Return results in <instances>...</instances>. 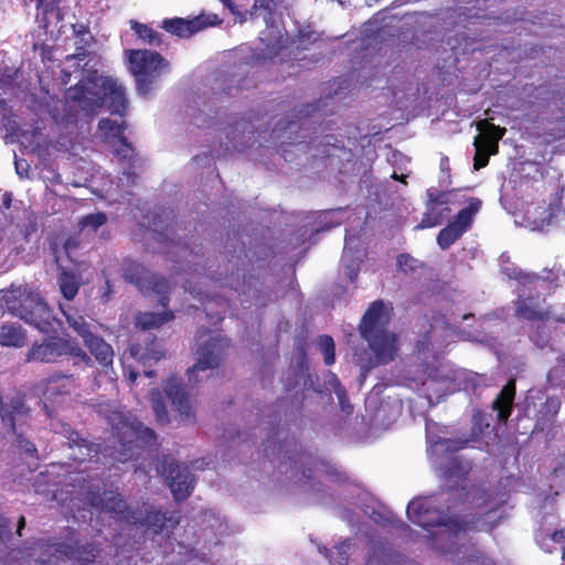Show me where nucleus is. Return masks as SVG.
<instances>
[{
    "instance_id": "obj_10",
    "label": "nucleus",
    "mask_w": 565,
    "mask_h": 565,
    "mask_svg": "<svg viewBox=\"0 0 565 565\" xmlns=\"http://www.w3.org/2000/svg\"><path fill=\"white\" fill-rule=\"evenodd\" d=\"M121 270L127 282L135 285L145 296L157 295L159 305L168 307L171 284L167 278L150 273L142 264L132 259H125Z\"/></svg>"
},
{
    "instance_id": "obj_33",
    "label": "nucleus",
    "mask_w": 565,
    "mask_h": 565,
    "mask_svg": "<svg viewBox=\"0 0 565 565\" xmlns=\"http://www.w3.org/2000/svg\"><path fill=\"white\" fill-rule=\"evenodd\" d=\"M319 347L323 354L324 364L330 366L335 361V344L334 340L329 334H323L319 339Z\"/></svg>"
},
{
    "instance_id": "obj_53",
    "label": "nucleus",
    "mask_w": 565,
    "mask_h": 565,
    "mask_svg": "<svg viewBox=\"0 0 565 565\" xmlns=\"http://www.w3.org/2000/svg\"><path fill=\"white\" fill-rule=\"evenodd\" d=\"M296 122L295 121H288L286 125H284L281 128H280V122L276 126V128L273 130V134H275L277 137H279L280 135L278 134L280 130H287V129H291L292 126H295Z\"/></svg>"
},
{
    "instance_id": "obj_3",
    "label": "nucleus",
    "mask_w": 565,
    "mask_h": 565,
    "mask_svg": "<svg viewBox=\"0 0 565 565\" xmlns=\"http://www.w3.org/2000/svg\"><path fill=\"white\" fill-rule=\"evenodd\" d=\"M392 310L391 306L377 299L369 306L359 324L361 335L382 364L393 361L397 351V338L387 330Z\"/></svg>"
},
{
    "instance_id": "obj_38",
    "label": "nucleus",
    "mask_w": 565,
    "mask_h": 565,
    "mask_svg": "<svg viewBox=\"0 0 565 565\" xmlns=\"http://www.w3.org/2000/svg\"><path fill=\"white\" fill-rule=\"evenodd\" d=\"M471 440L469 438H443L438 443L444 447L445 451L457 452L467 448Z\"/></svg>"
},
{
    "instance_id": "obj_6",
    "label": "nucleus",
    "mask_w": 565,
    "mask_h": 565,
    "mask_svg": "<svg viewBox=\"0 0 565 565\" xmlns=\"http://www.w3.org/2000/svg\"><path fill=\"white\" fill-rule=\"evenodd\" d=\"M74 481H76L77 484H72L73 489L67 490L72 501L75 499L82 501L87 507L100 513H108L113 518L129 524L130 522H136L134 516L136 510H131L128 507L125 498L117 490H104L102 493L98 486L93 484L83 477H76Z\"/></svg>"
},
{
    "instance_id": "obj_31",
    "label": "nucleus",
    "mask_w": 565,
    "mask_h": 565,
    "mask_svg": "<svg viewBox=\"0 0 565 565\" xmlns=\"http://www.w3.org/2000/svg\"><path fill=\"white\" fill-rule=\"evenodd\" d=\"M68 326L83 339L85 342L94 333L90 331L89 324L82 316H66Z\"/></svg>"
},
{
    "instance_id": "obj_9",
    "label": "nucleus",
    "mask_w": 565,
    "mask_h": 565,
    "mask_svg": "<svg viewBox=\"0 0 565 565\" xmlns=\"http://www.w3.org/2000/svg\"><path fill=\"white\" fill-rule=\"evenodd\" d=\"M127 55L138 94L149 95L153 82L168 70L169 63L160 53L150 50H129Z\"/></svg>"
},
{
    "instance_id": "obj_59",
    "label": "nucleus",
    "mask_w": 565,
    "mask_h": 565,
    "mask_svg": "<svg viewBox=\"0 0 565 565\" xmlns=\"http://www.w3.org/2000/svg\"><path fill=\"white\" fill-rule=\"evenodd\" d=\"M13 81H14V78H13V76H11V75L2 76V77L0 78V82H1L2 84H4V85H11Z\"/></svg>"
},
{
    "instance_id": "obj_45",
    "label": "nucleus",
    "mask_w": 565,
    "mask_h": 565,
    "mask_svg": "<svg viewBox=\"0 0 565 565\" xmlns=\"http://www.w3.org/2000/svg\"><path fill=\"white\" fill-rule=\"evenodd\" d=\"M38 10H42L43 17L41 19L44 26H47L50 24V21L47 19V14L52 13L54 11L57 12V15H60L58 8H56L53 3L52 4H45L43 0H40L38 2Z\"/></svg>"
},
{
    "instance_id": "obj_29",
    "label": "nucleus",
    "mask_w": 565,
    "mask_h": 565,
    "mask_svg": "<svg viewBox=\"0 0 565 565\" xmlns=\"http://www.w3.org/2000/svg\"><path fill=\"white\" fill-rule=\"evenodd\" d=\"M300 448V445L296 440L292 441H284L282 444H279V451L284 452V458L294 465L300 463L305 460V458H310V456L302 451L298 450Z\"/></svg>"
},
{
    "instance_id": "obj_24",
    "label": "nucleus",
    "mask_w": 565,
    "mask_h": 565,
    "mask_svg": "<svg viewBox=\"0 0 565 565\" xmlns=\"http://www.w3.org/2000/svg\"><path fill=\"white\" fill-rule=\"evenodd\" d=\"M162 28L179 38H189L192 34L196 33L203 28V24L200 22V19L193 20H184L181 18L174 19H166L162 22Z\"/></svg>"
},
{
    "instance_id": "obj_5",
    "label": "nucleus",
    "mask_w": 565,
    "mask_h": 565,
    "mask_svg": "<svg viewBox=\"0 0 565 565\" xmlns=\"http://www.w3.org/2000/svg\"><path fill=\"white\" fill-rule=\"evenodd\" d=\"M107 422L111 434L118 443L115 452L111 454L115 460L127 462L135 458V449L156 444L157 435L153 429L145 427L137 418L122 411H110Z\"/></svg>"
},
{
    "instance_id": "obj_64",
    "label": "nucleus",
    "mask_w": 565,
    "mask_h": 565,
    "mask_svg": "<svg viewBox=\"0 0 565 565\" xmlns=\"http://www.w3.org/2000/svg\"><path fill=\"white\" fill-rule=\"evenodd\" d=\"M152 373H153L152 371H149V372H146V375H147V376H151V375H152Z\"/></svg>"
},
{
    "instance_id": "obj_32",
    "label": "nucleus",
    "mask_w": 565,
    "mask_h": 565,
    "mask_svg": "<svg viewBox=\"0 0 565 565\" xmlns=\"http://www.w3.org/2000/svg\"><path fill=\"white\" fill-rule=\"evenodd\" d=\"M396 264L398 269L405 275L414 274L417 269L425 267L424 263L419 262L407 253L398 255Z\"/></svg>"
},
{
    "instance_id": "obj_49",
    "label": "nucleus",
    "mask_w": 565,
    "mask_h": 565,
    "mask_svg": "<svg viewBox=\"0 0 565 565\" xmlns=\"http://www.w3.org/2000/svg\"><path fill=\"white\" fill-rule=\"evenodd\" d=\"M319 108V103H312V104H307L305 105L299 111H298V115L297 117L299 119L301 118H307L309 116H311L315 111H317Z\"/></svg>"
},
{
    "instance_id": "obj_42",
    "label": "nucleus",
    "mask_w": 565,
    "mask_h": 565,
    "mask_svg": "<svg viewBox=\"0 0 565 565\" xmlns=\"http://www.w3.org/2000/svg\"><path fill=\"white\" fill-rule=\"evenodd\" d=\"M334 393L337 394L341 409L347 414H351L353 412V406L349 402L345 388L338 380H335Z\"/></svg>"
},
{
    "instance_id": "obj_50",
    "label": "nucleus",
    "mask_w": 565,
    "mask_h": 565,
    "mask_svg": "<svg viewBox=\"0 0 565 565\" xmlns=\"http://www.w3.org/2000/svg\"><path fill=\"white\" fill-rule=\"evenodd\" d=\"M10 520L3 515H0V539L4 535L9 536L11 534L10 531Z\"/></svg>"
},
{
    "instance_id": "obj_16",
    "label": "nucleus",
    "mask_w": 565,
    "mask_h": 565,
    "mask_svg": "<svg viewBox=\"0 0 565 565\" xmlns=\"http://www.w3.org/2000/svg\"><path fill=\"white\" fill-rule=\"evenodd\" d=\"M164 392L182 420L194 419V413L190 404L189 395L183 385L174 377L167 381Z\"/></svg>"
},
{
    "instance_id": "obj_26",
    "label": "nucleus",
    "mask_w": 565,
    "mask_h": 565,
    "mask_svg": "<svg viewBox=\"0 0 565 565\" xmlns=\"http://www.w3.org/2000/svg\"><path fill=\"white\" fill-rule=\"evenodd\" d=\"M26 341L25 330L17 323H3L0 326V345L22 348Z\"/></svg>"
},
{
    "instance_id": "obj_56",
    "label": "nucleus",
    "mask_w": 565,
    "mask_h": 565,
    "mask_svg": "<svg viewBox=\"0 0 565 565\" xmlns=\"http://www.w3.org/2000/svg\"><path fill=\"white\" fill-rule=\"evenodd\" d=\"M331 140L338 141L334 136L327 135V136L323 137V140L319 141V146L323 145V146H333L334 147L335 145L332 143Z\"/></svg>"
},
{
    "instance_id": "obj_62",
    "label": "nucleus",
    "mask_w": 565,
    "mask_h": 565,
    "mask_svg": "<svg viewBox=\"0 0 565 565\" xmlns=\"http://www.w3.org/2000/svg\"><path fill=\"white\" fill-rule=\"evenodd\" d=\"M301 475L305 477V478H311V470L310 469H307V470H302L301 471Z\"/></svg>"
},
{
    "instance_id": "obj_34",
    "label": "nucleus",
    "mask_w": 565,
    "mask_h": 565,
    "mask_svg": "<svg viewBox=\"0 0 565 565\" xmlns=\"http://www.w3.org/2000/svg\"><path fill=\"white\" fill-rule=\"evenodd\" d=\"M107 222V215L104 212L90 213L85 215L79 221L81 228H90L96 232L100 226Z\"/></svg>"
},
{
    "instance_id": "obj_58",
    "label": "nucleus",
    "mask_w": 565,
    "mask_h": 565,
    "mask_svg": "<svg viewBox=\"0 0 565 565\" xmlns=\"http://www.w3.org/2000/svg\"><path fill=\"white\" fill-rule=\"evenodd\" d=\"M547 404L551 405L555 409V413H557V411L561 406L559 401L557 398H553V397L547 398Z\"/></svg>"
},
{
    "instance_id": "obj_2",
    "label": "nucleus",
    "mask_w": 565,
    "mask_h": 565,
    "mask_svg": "<svg viewBox=\"0 0 565 565\" xmlns=\"http://www.w3.org/2000/svg\"><path fill=\"white\" fill-rule=\"evenodd\" d=\"M408 520L428 531L436 550L451 553L459 535L468 530V522L438 510L429 498H416L406 509Z\"/></svg>"
},
{
    "instance_id": "obj_41",
    "label": "nucleus",
    "mask_w": 565,
    "mask_h": 565,
    "mask_svg": "<svg viewBox=\"0 0 565 565\" xmlns=\"http://www.w3.org/2000/svg\"><path fill=\"white\" fill-rule=\"evenodd\" d=\"M93 41L94 39H89V36H77L76 52L72 55H68L67 60L74 58L79 62L85 60L89 55L86 47L89 46Z\"/></svg>"
},
{
    "instance_id": "obj_19",
    "label": "nucleus",
    "mask_w": 565,
    "mask_h": 565,
    "mask_svg": "<svg viewBox=\"0 0 565 565\" xmlns=\"http://www.w3.org/2000/svg\"><path fill=\"white\" fill-rule=\"evenodd\" d=\"M130 355L142 364L158 362L164 356V350L156 337H148L142 342L130 345Z\"/></svg>"
},
{
    "instance_id": "obj_57",
    "label": "nucleus",
    "mask_w": 565,
    "mask_h": 565,
    "mask_svg": "<svg viewBox=\"0 0 565 565\" xmlns=\"http://www.w3.org/2000/svg\"><path fill=\"white\" fill-rule=\"evenodd\" d=\"M25 523H26L25 518L23 515H21L18 521V530H17V533L19 536L22 535V530L25 527Z\"/></svg>"
},
{
    "instance_id": "obj_61",
    "label": "nucleus",
    "mask_w": 565,
    "mask_h": 565,
    "mask_svg": "<svg viewBox=\"0 0 565 565\" xmlns=\"http://www.w3.org/2000/svg\"><path fill=\"white\" fill-rule=\"evenodd\" d=\"M554 321L559 322V323H565V315H561L558 317H555Z\"/></svg>"
},
{
    "instance_id": "obj_37",
    "label": "nucleus",
    "mask_w": 565,
    "mask_h": 565,
    "mask_svg": "<svg viewBox=\"0 0 565 565\" xmlns=\"http://www.w3.org/2000/svg\"><path fill=\"white\" fill-rule=\"evenodd\" d=\"M134 29L138 36L149 44H159L160 34L153 29L149 28L147 24L136 22Z\"/></svg>"
},
{
    "instance_id": "obj_20",
    "label": "nucleus",
    "mask_w": 565,
    "mask_h": 565,
    "mask_svg": "<svg viewBox=\"0 0 565 565\" xmlns=\"http://www.w3.org/2000/svg\"><path fill=\"white\" fill-rule=\"evenodd\" d=\"M516 394L514 379H510L492 402V409L497 412L499 423H507L512 414Z\"/></svg>"
},
{
    "instance_id": "obj_22",
    "label": "nucleus",
    "mask_w": 565,
    "mask_h": 565,
    "mask_svg": "<svg viewBox=\"0 0 565 565\" xmlns=\"http://www.w3.org/2000/svg\"><path fill=\"white\" fill-rule=\"evenodd\" d=\"M469 469L457 458H451L443 467H440V477L452 490L458 488L465 489V482Z\"/></svg>"
},
{
    "instance_id": "obj_47",
    "label": "nucleus",
    "mask_w": 565,
    "mask_h": 565,
    "mask_svg": "<svg viewBox=\"0 0 565 565\" xmlns=\"http://www.w3.org/2000/svg\"><path fill=\"white\" fill-rule=\"evenodd\" d=\"M13 202V194L10 191H4L1 193L0 200V212L6 214L8 210L11 209Z\"/></svg>"
},
{
    "instance_id": "obj_36",
    "label": "nucleus",
    "mask_w": 565,
    "mask_h": 565,
    "mask_svg": "<svg viewBox=\"0 0 565 565\" xmlns=\"http://www.w3.org/2000/svg\"><path fill=\"white\" fill-rule=\"evenodd\" d=\"M473 146L476 148L473 168L475 170H480L488 166L490 156L493 154L492 148H488L481 143H476V141H473Z\"/></svg>"
},
{
    "instance_id": "obj_27",
    "label": "nucleus",
    "mask_w": 565,
    "mask_h": 565,
    "mask_svg": "<svg viewBox=\"0 0 565 565\" xmlns=\"http://www.w3.org/2000/svg\"><path fill=\"white\" fill-rule=\"evenodd\" d=\"M174 319L172 310H166L163 312H139L135 318V326L141 330H150L159 328L164 323Z\"/></svg>"
},
{
    "instance_id": "obj_21",
    "label": "nucleus",
    "mask_w": 565,
    "mask_h": 565,
    "mask_svg": "<svg viewBox=\"0 0 565 565\" xmlns=\"http://www.w3.org/2000/svg\"><path fill=\"white\" fill-rule=\"evenodd\" d=\"M479 135L475 138L476 143H481L488 148H492V153H498L499 141L503 138L507 129L497 126L489 119H481L477 122Z\"/></svg>"
},
{
    "instance_id": "obj_52",
    "label": "nucleus",
    "mask_w": 565,
    "mask_h": 565,
    "mask_svg": "<svg viewBox=\"0 0 565 565\" xmlns=\"http://www.w3.org/2000/svg\"><path fill=\"white\" fill-rule=\"evenodd\" d=\"M274 1L275 0H255L254 8L255 9L260 8V9H265V10L271 11V7L274 4Z\"/></svg>"
},
{
    "instance_id": "obj_44",
    "label": "nucleus",
    "mask_w": 565,
    "mask_h": 565,
    "mask_svg": "<svg viewBox=\"0 0 565 565\" xmlns=\"http://www.w3.org/2000/svg\"><path fill=\"white\" fill-rule=\"evenodd\" d=\"M318 39L319 35L312 31L300 30L298 33V42L303 49H307V45L315 43Z\"/></svg>"
},
{
    "instance_id": "obj_60",
    "label": "nucleus",
    "mask_w": 565,
    "mask_h": 565,
    "mask_svg": "<svg viewBox=\"0 0 565 565\" xmlns=\"http://www.w3.org/2000/svg\"><path fill=\"white\" fill-rule=\"evenodd\" d=\"M392 178H393V179H395V180H398V181H401V182L406 183V178H407V177H406V175H404V174L398 175L396 172H394V173L392 174Z\"/></svg>"
},
{
    "instance_id": "obj_25",
    "label": "nucleus",
    "mask_w": 565,
    "mask_h": 565,
    "mask_svg": "<svg viewBox=\"0 0 565 565\" xmlns=\"http://www.w3.org/2000/svg\"><path fill=\"white\" fill-rule=\"evenodd\" d=\"M57 284L62 296L66 300H73L81 287V275L63 267L58 270Z\"/></svg>"
},
{
    "instance_id": "obj_35",
    "label": "nucleus",
    "mask_w": 565,
    "mask_h": 565,
    "mask_svg": "<svg viewBox=\"0 0 565 565\" xmlns=\"http://www.w3.org/2000/svg\"><path fill=\"white\" fill-rule=\"evenodd\" d=\"M98 127L106 135H110L118 140L125 138L126 126L124 124H118L111 119H102L98 124Z\"/></svg>"
},
{
    "instance_id": "obj_28",
    "label": "nucleus",
    "mask_w": 565,
    "mask_h": 565,
    "mask_svg": "<svg viewBox=\"0 0 565 565\" xmlns=\"http://www.w3.org/2000/svg\"><path fill=\"white\" fill-rule=\"evenodd\" d=\"M168 214L169 212L164 207H159L157 212L152 213V218L150 223L153 226L152 231L156 234V239L160 243L168 242L170 239L169 233L173 232L172 224L167 223L166 225H163V218L168 220Z\"/></svg>"
},
{
    "instance_id": "obj_43",
    "label": "nucleus",
    "mask_w": 565,
    "mask_h": 565,
    "mask_svg": "<svg viewBox=\"0 0 565 565\" xmlns=\"http://www.w3.org/2000/svg\"><path fill=\"white\" fill-rule=\"evenodd\" d=\"M120 146L116 149V156L119 157L122 161L130 162L135 157V148L128 142L127 138H122L118 140Z\"/></svg>"
},
{
    "instance_id": "obj_51",
    "label": "nucleus",
    "mask_w": 565,
    "mask_h": 565,
    "mask_svg": "<svg viewBox=\"0 0 565 565\" xmlns=\"http://www.w3.org/2000/svg\"><path fill=\"white\" fill-rule=\"evenodd\" d=\"M551 540L555 543H564L565 542V527L554 531L551 534Z\"/></svg>"
},
{
    "instance_id": "obj_48",
    "label": "nucleus",
    "mask_w": 565,
    "mask_h": 565,
    "mask_svg": "<svg viewBox=\"0 0 565 565\" xmlns=\"http://www.w3.org/2000/svg\"><path fill=\"white\" fill-rule=\"evenodd\" d=\"M72 30L76 38L77 36H89V39H94V36L90 34L88 24L74 23V24H72Z\"/></svg>"
},
{
    "instance_id": "obj_40",
    "label": "nucleus",
    "mask_w": 565,
    "mask_h": 565,
    "mask_svg": "<svg viewBox=\"0 0 565 565\" xmlns=\"http://www.w3.org/2000/svg\"><path fill=\"white\" fill-rule=\"evenodd\" d=\"M10 430L17 436L15 438V446L22 450V452H24L26 456H30V457H33V458H38V449L35 447V445L30 441L29 439H26L22 433H17L13 431L11 428Z\"/></svg>"
},
{
    "instance_id": "obj_30",
    "label": "nucleus",
    "mask_w": 565,
    "mask_h": 565,
    "mask_svg": "<svg viewBox=\"0 0 565 565\" xmlns=\"http://www.w3.org/2000/svg\"><path fill=\"white\" fill-rule=\"evenodd\" d=\"M151 404L156 415L157 423L160 425L168 424L169 414L162 394L158 390L151 392Z\"/></svg>"
},
{
    "instance_id": "obj_55",
    "label": "nucleus",
    "mask_w": 565,
    "mask_h": 565,
    "mask_svg": "<svg viewBox=\"0 0 565 565\" xmlns=\"http://www.w3.org/2000/svg\"><path fill=\"white\" fill-rule=\"evenodd\" d=\"M554 98L559 102V104H561L559 108L565 109V88H564V92H561V90L555 92Z\"/></svg>"
},
{
    "instance_id": "obj_63",
    "label": "nucleus",
    "mask_w": 565,
    "mask_h": 565,
    "mask_svg": "<svg viewBox=\"0 0 565 565\" xmlns=\"http://www.w3.org/2000/svg\"><path fill=\"white\" fill-rule=\"evenodd\" d=\"M15 169H17V173L22 175V172L20 171V163L18 161H15Z\"/></svg>"
},
{
    "instance_id": "obj_23",
    "label": "nucleus",
    "mask_w": 565,
    "mask_h": 565,
    "mask_svg": "<svg viewBox=\"0 0 565 565\" xmlns=\"http://www.w3.org/2000/svg\"><path fill=\"white\" fill-rule=\"evenodd\" d=\"M84 344L100 366L109 367L113 365L114 350L102 337L93 334Z\"/></svg>"
},
{
    "instance_id": "obj_1",
    "label": "nucleus",
    "mask_w": 565,
    "mask_h": 565,
    "mask_svg": "<svg viewBox=\"0 0 565 565\" xmlns=\"http://www.w3.org/2000/svg\"><path fill=\"white\" fill-rule=\"evenodd\" d=\"M82 66L79 81L66 92L67 100L75 104L86 115H95L104 105L111 114L124 116L128 100L124 87L111 77H104L96 68Z\"/></svg>"
},
{
    "instance_id": "obj_54",
    "label": "nucleus",
    "mask_w": 565,
    "mask_h": 565,
    "mask_svg": "<svg viewBox=\"0 0 565 565\" xmlns=\"http://www.w3.org/2000/svg\"><path fill=\"white\" fill-rule=\"evenodd\" d=\"M439 167H440V170L443 172H446L447 174H449V172H450V164H449V159L447 157H443L440 159Z\"/></svg>"
},
{
    "instance_id": "obj_11",
    "label": "nucleus",
    "mask_w": 565,
    "mask_h": 565,
    "mask_svg": "<svg viewBox=\"0 0 565 565\" xmlns=\"http://www.w3.org/2000/svg\"><path fill=\"white\" fill-rule=\"evenodd\" d=\"M157 470L167 480L175 501L182 502L190 497L194 478L186 467H180L170 456H162Z\"/></svg>"
},
{
    "instance_id": "obj_46",
    "label": "nucleus",
    "mask_w": 565,
    "mask_h": 565,
    "mask_svg": "<svg viewBox=\"0 0 565 565\" xmlns=\"http://www.w3.org/2000/svg\"><path fill=\"white\" fill-rule=\"evenodd\" d=\"M114 295L113 284L109 278L105 279V284L99 288V297L103 303H107L111 300Z\"/></svg>"
},
{
    "instance_id": "obj_15",
    "label": "nucleus",
    "mask_w": 565,
    "mask_h": 565,
    "mask_svg": "<svg viewBox=\"0 0 565 565\" xmlns=\"http://www.w3.org/2000/svg\"><path fill=\"white\" fill-rule=\"evenodd\" d=\"M134 516L136 522H130V524L151 530L154 534L161 533L167 526L173 529L179 524L178 516L173 514L168 515V513L156 510L152 507L146 508L143 516L141 511L136 510Z\"/></svg>"
},
{
    "instance_id": "obj_4",
    "label": "nucleus",
    "mask_w": 565,
    "mask_h": 565,
    "mask_svg": "<svg viewBox=\"0 0 565 565\" xmlns=\"http://www.w3.org/2000/svg\"><path fill=\"white\" fill-rule=\"evenodd\" d=\"M64 540L50 537L36 543L38 558L42 564L61 565L70 561L73 565H98L97 558L102 553L98 542H81L74 536V531Z\"/></svg>"
},
{
    "instance_id": "obj_7",
    "label": "nucleus",
    "mask_w": 565,
    "mask_h": 565,
    "mask_svg": "<svg viewBox=\"0 0 565 565\" xmlns=\"http://www.w3.org/2000/svg\"><path fill=\"white\" fill-rule=\"evenodd\" d=\"M1 301L10 313L34 326L42 333L49 334L54 330V316L38 294L21 289L8 290Z\"/></svg>"
},
{
    "instance_id": "obj_12",
    "label": "nucleus",
    "mask_w": 565,
    "mask_h": 565,
    "mask_svg": "<svg viewBox=\"0 0 565 565\" xmlns=\"http://www.w3.org/2000/svg\"><path fill=\"white\" fill-rule=\"evenodd\" d=\"M481 205L480 199L471 198L469 204L457 213L454 221L439 231L437 244L441 249H448L471 228L475 216L480 211Z\"/></svg>"
},
{
    "instance_id": "obj_8",
    "label": "nucleus",
    "mask_w": 565,
    "mask_h": 565,
    "mask_svg": "<svg viewBox=\"0 0 565 565\" xmlns=\"http://www.w3.org/2000/svg\"><path fill=\"white\" fill-rule=\"evenodd\" d=\"M63 356L74 359V365L83 363L86 366H93L92 358L75 339L60 335H50L41 342L34 341L26 352L25 360L36 363H55Z\"/></svg>"
},
{
    "instance_id": "obj_17",
    "label": "nucleus",
    "mask_w": 565,
    "mask_h": 565,
    "mask_svg": "<svg viewBox=\"0 0 565 565\" xmlns=\"http://www.w3.org/2000/svg\"><path fill=\"white\" fill-rule=\"evenodd\" d=\"M74 381L73 374L54 372L45 380L41 381L39 387L44 398L52 401L56 396L66 395L71 392Z\"/></svg>"
},
{
    "instance_id": "obj_39",
    "label": "nucleus",
    "mask_w": 565,
    "mask_h": 565,
    "mask_svg": "<svg viewBox=\"0 0 565 565\" xmlns=\"http://www.w3.org/2000/svg\"><path fill=\"white\" fill-rule=\"evenodd\" d=\"M516 313L519 317L524 318L530 321L548 319L547 313L540 312L539 310H536L535 308H533L526 303L520 305L516 309Z\"/></svg>"
},
{
    "instance_id": "obj_18",
    "label": "nucleus",
    "mask_w": 565,
    "mask_h": 565,
    "mask_svg": "<svg viewBox=\"0 0 565 565\" xmlns=\"http://www.w3.org/2000/svg\"><path fill=\"white\" fill-rule=\"evenodd\" d=\"M63 435L66 438V444L70 448H77L81 452L79 461H92L98 459L102 451L100 445L90 443L83 438L78 431L74 430L71 426H63Z\"/></svg>"
},
{
    "instance_id": "obj_14",
    "label": "nucleus",
    "mask_w": 565,
    "mask_h": 565,
    "mask_svg": "<svg viewBox=\"0 0 565 565\" xmlns=\"http://www.w3.org/2000/svg\"><path fill=\"white\" fill-rule=\"evenodd\" d=\"M450 191H439L435 188H429L426 191L427 202L426 212L418 225L420 228H429L437 226L444 221V211L449 212L447 205L450 203Z\"/></svg>"
},
{
    "instance_id": "obj_13",
    "label": "nucleus",
    "mask_w": 565,
    "mask_h": 565,
    "mask_svg": "<svg viewBox=\"0 0 565 565\" xmlns=\"http://www.w3.org/2000/svg\"><path fill=\"white\" fill-rule=\"evenodd\" d=\"M204 335H209V339L200 344V348L196 351V362L188 370L190 381H192L194 374L200 371L218 367L225 353V349L228 345L224 339L220 337H212L209 330H204L200 339Z\"/></svg>"
}]
</instances>
